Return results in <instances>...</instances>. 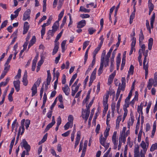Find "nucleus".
Returning a JSON list of instances; mask_svg holds the SVG:
<instances>
[{
    "label": "nucleus",
    "mask_w": 157,
    "mask_h": 157,
    "mask_svg": "<svg viewBox=\"0 0 157 157\" xmlns=\"http://www.w3.org/2000/svg\"><path fill=\"white\" fill-rule=\"evenodd\" d=\"M113 95V97L115 96V92L113 90H110L109 91H107L104 95L103 98V105L104 107L103 113H105L108 109V99L109 98V95Z\"/></svg>",
    "instance_id": "obj_1"
},
{
    "label": "nucleus",
    "mask_w": 157,
    "mask_h": 157,
    "mask_svg": "<svg viewBox=\"0 0 157 157\" xmlns=\"http://www.w3.org/2000/svg\"><path fill=\"white\" fill-rule=\"evenodd\" d=\"M156 87L157 85V73L155 72L154 74V79L152 78L150 79L147 85V87L149 90H150L152 86Z\"/></svg>",
    "instance_id": "obj_2"
},
{
    "label": "nucleus",
    "mask_w": 157,
    "mask_h": 157,
    "mask_svg": "<svg viewBox=\"0 0 157 157\" xmlns=\"http://www.w3.org/2000/svg\"><path fill=\"white\" fill-rule=\"evenodd\" d=\"M15 78L17 79V80L14 81L13 83L16 90L18 92L20 90V69L18 70L17 74L15 76Z\"/></svg>",
    "instance_id": "obj_3"
},
{
    "label": "nucleus",
    "mask_w": 157,
    "mask_h": 157,
    "mask_svg": "<svg viewBox=\"0 0 157 157\" xmlns=\"http://www.w3.org/2000/svg\"><path fill=\"white\" fill-rule=\"evenodd\" d=\"M130 104V101L125 100V103L123 106V108L124 112L123 114V117L122 118V122H123L125 120L127 115L128 110L127 109V108L129 107Z\"/></svg>",
    "instance_id": "obj_4"
},
{
    "label": "nucleus",
    "mask_w": 157,
    "mask_h": 157,
    "mask_svg": "<svg viewBox=\"0 0 157 157\" xmlns=\"http://www.w3.org/2000/svg\"><path fill=\"white\" fill-rule=\"evenodd\" d=\"M90 110L89 109L86 110H83L82 112V116L83 118L84 119L85 121H86L89 116Z\"/></svg>",
    "instance_id": "obj_5"
},
{
    "label": "nucleus",
    "mask_w": 157,
    "mask_h": 157,
    "mask_svg": "<svg viewBox=\"0 0 157 157\" xmlns=\"http://www.w3.org/2000/svg\"><path fill=\"white\" fill-rule=\"evenodd\" d=\"M130 134V131L129 129L126 132V135H120L119 137V142L124 144L126 140V137Z\"/></svg>",
    "instance_id": "obj_6"
},
{
    "label": "nucleus",
    "mask_w": 157,
    "mask_h": 157,
    "mask_svg": "<svg viewBox=\"0 0 157 157\" xmlns=\"http://www.w3.org/2000/svg\"><path fill=\"white\" fill-rule=\"evenodd\" d=\"M130 118L128 121V128L129 130L130 126L132 125L134 121L133 113L132 112L130 113Z\"/></svg>",
    "instance_id": "obj_7"
},
{
    "label": "nucleus",
    "mask_w": 157,
    "mask_h": 157,
    "mask_svg": "<svg viewBox=\"0 0 157 157\" xmlns=\"http://www.w3.org/2000/svg\"><path fill=\"white\" fill-rule=\"evenodd\" d=\"M81 133L80 132V131L77 132L74 146V147L75 148L77 147V146L79 143V141L81 138Z\"/></svg>",
    "instance_id": "obj_8"
},
{
    "label": "nucleus",
    "mask_w": 157,
    "mask_h": 157,
    "mask_svg": "<svg viewBox=\"0 0 157 157\" xmlns=\"http://www.w3.org/2000/svg\"><path fill=\"white\" fill-rule=\"evenodd\" d=\"M21 146L22 147H24L26 150H28L29 149L30 146L28 144V143L25 139L22 140L21 142L20 143Z\"/></svg>",
    "instance_id": "obj_9"
},
{
    "label": "nucleus",
    "mask_w": 157,
    "mask_h": 157,
    "mask_svg": "<svg viewBox=\"0 0 157 157\" xmlns=\"http://www.w3.org/2000/svg\"><path fill=\"white\" fill-rule=\"evenodd\" d=\"M30 12L31 10L29 9H27L25 12L23 18L24 21H25L27 19H29Z\"/></svg>",
    "instance_id": "obj_10"
},
{
    "label": "nucleus",
    "mask_w": 157,
    "mask_h": 157,
    "mask_svg": "<svg viewBox=\"0 0 157 157\" xmlns=\"http://www.w3.org/2000/svg\"><path fill=\"white\" fill-rule=\"evenodd\" d=\"M22 82L25 86H26L28 84L27 79V72L26 71L25 72L24 75L22 78Z\"/></svg>",
    "instance_id": "obj_11"
},
{
    "label": "nucleus",
    "mask_w": 157,
    "mask_h": 157,
    "mask_svg": "<svg viewBox=\"0 0 157 157\" xmlns=\"http://www.w3.org/2000/svg\"><path fill=\"white\" fill-rule=\"evenodd\" d=\"M149 144H147L143 140L142 141L141 144H140V146L143 149V151H147V148L148 147Z\"/></svg>",
    "instance_id": "obj_12"
},
{
    "label": "nucleus",
    "mask_w": 157,
    "mask_h": 157,
    "mask_svg": "<svg viewBox=\"0 0 157 157\" xmlns=\"http://www.w3.org/2000/svg\"><path fill=\"white\" fill-rule=\"evenodd\" d=\"M30 34H28L26 38V42L24 43V44L23 45V49L22 50H21V51L20 52V54L21 53H22L24 52V50H25L26 49L28 45V41L30 38Z\"/></svg>",
    "instance_id": "obj_13"
},
{
    "label": "nucleus",
    "mask_w": 157,
    "mask_h": 157,
    "mask_svg": "<svg viewBox=\"0 0 157 157\" xmlns=\"http://www.w3.org/2000/svg\"><path fill=\"white\" fill-rule=\"evenodd\" d=\"M62 90L66 95L68 96L69 95L70 89L67 85H65L62 88Z\"/></svg>",
    "instance_id": "obj_14"
},
{
    "label": "nucleus",
    "mask_w": 157,
    "mask_h": 157,
    "mask_svg": "<svg viewBox=\"0 0 157 157\" xmlns=\"http://www.w3.org/2000/svg\"><path fill=\"white\" fill-rule=\"evenodd\" d=\"M38 58V55H36L33 60L32 70L33 71H34L35 69L36 63L37 62Z\"/></svg>",
    "instance_id": "obj_15"
},
{
    "label": "nucleus",
    "mask_w": 157,
    "mask_h": 157,
    "mask_svg": "<svg viewBox=\"0 0 157 157\" xmlns=\"http://www.w3.org/2000/svg\"><path fill=\"white\" fill-rule=\"evenodd\" d=\"M86 21L84 20H82L79 21L77 25V28L81 29L83 27L86 25Z\"/></svg>",
    "instance_id": "obj_16"
},
{
    "label": "nucleus",
    "mask_w": 157,
    "mask_h": 157,
    "mask_svg": "<svg viewBox=\"0 0 157 157\" xmlns=\"http://www.w3.org/2000/svg\"><path fill=\"white\" fill-rule=\"evenodd\" d=\"M122 120V116L120 115L117 117L116 123V128L118 129L120 127V124Z\"/></svg>",
    "instance_id": "obj_17"
},
{
    "label": "nucleus",
    "mask_w": 157,
    "mask_h": 157,
    "mask_svg": "<svg viewBox=\"0 0 157 157\" xmlns=\"http://www.w3.org/2000/svg\"><path fill=\"white\" fill-rule=\"evenodd\" d=\"M29 27V23L27 22H25L24 24V30L23 31V34H26L28 32Z\"/></svg>",
    "instance_id": "obj_18"
},
{
    "label": "nucleus",
    "mask_w": 157,
    "mask_h": 157,
    "mask_svg": "<svg viewBox=\"0 0 157 157\" xmlns=\"http://www.w3.org/2000/svg\"><path fill=\"white\" fill-rule=\"evenodd\" d=\"M156 121H155L154 122L152 130L151 131V138H153L154 136L155 133L156 131Z\"/></svg>",
    "instance_id": "obj_19"
},
{
    "label": "nucleus",
    "mask_w": 157,
    "mask_h": 157,
    "mask_svg": "<svg viewBox=\"0 0 157 157\" xmlns=\"http://www.w3.org/2000/svg\"><path fill=\"white\" fill-rule=\"evenodd\" d=\"M140 150L139 147L138 146L136 147L134 149V157H140Z\"/></svg>",
    "instance_id": "obj_20"
},
{
    "label": "nucleus",
    "mask_w": 157,
    "mask_h": 157,
    "mask_svg": "<svg viewBox=\"0 0 157 157\" xmlns=\"http://www.w3.org/2000/svg\"><path fill=\"white\" fill-rule=\"evenodd\" d=\"M55 32L52 30H50L48 31L47 33L48 36L46 37V39L49 40L53 36Z\"/></svg>",
    "instance_id": "obj_21"
},
{
    "label": "nucleus",
    "mask_w": 157,
    "mask_h": 157,
    "mask_svg": "<svg viewBox=\"0 0 157 157\" xmlns=\"http://www.w3.org/2000/svg\"><path fill=\"white\" fill-rule=\"evenodd\" d=\"M155 13L154 12L153 13V14L150 18V25L152 28H153V24L155 21Z\"/></svg>",
    "instance_id": "obj_22"
},
{
    "label": "nucleus",
    "mask_w": 157,
    "mask_h": 157,
    "mask_svg": "<svg viewBox=\"0 0 157 157\" xmlns=\"http://www.w3.org/2000/svg\"><path fill=\"white\" fill-rule=\"evenodd\" d=\"M107 138L103 137V135L101 134L99 138V140L102 146H104L105 144V142Z\"/></svg>",
    "instance_id": "obj_23"
},
{
    "label": "nucleus",
    "mask_w": 157,
    "mask_h": 157,
    "mask_svg": "<svg viewBox=\"0 0 157 157\" xmlns=\"http://www.w3.org/2000/svg\"><path fill=\"white\" fill-rule=\"evenodd\" d=\"M59 26V23L58 21H56L53 24L52 26V30L56 32Z\"/></svg>",
    "instance_id": "obj_24"
},
{
    "label": "nucleus",
    "mask_w": 157,
    "mask_h": 157,
    "mask_svg": "<svg viewBox=\"0 0 157 157\" xmlns=\"http://www.w3.org/2000/svg\"><path fill=\"white\" fill-rule=\"evenodd\" d=\"M110 125H108V126H107L106 129L104 131V136L105 138H107L109 135V132L110 130Z\"/></svg>",
    "instance_id": "obj_25"
},
{
    "label": "nucleus",
    "mask_w": 157,
    "mask_h": 157,
    "mask_svg": "<svg viewBox=\"0 0 157 157\" xmlns=\"http://www.w3.org/2000/svg\"><path fill=\"white\" fill-rule=\"evenodd\" d=\"M36 41V38L35 36H33L31 40L30 41V43L28 45V48H29L31 46L35 43Z\"/></svg>",
    "instance_id": "obj_26"
},
{
    "label": "nucleus",
    "mask_w": 157,
    "mask_h": 157,
    "mask_svg": "<svg viewBox=\"0 0 157 157\" xmlns=\"http://www.w3.org/2000/svg\"><path fill=\"white\" fill-rule=\"evenodd\" d=\"M47 85H48L50 82V81L51 80V74L50 73V71L49 70H48L47 71Z\"/></svg>",
    "instance_id": "obj_27"
},
{
    "label": "nucleus",
    "mask_w": 157,
    "mask_h": 157,
    "mask_svg": "<svg viewBox=\"0 0 157 157\" xmlns=\"http://www.w3.org/2000/svg\"><path fill=\"white\" fill-rule=\"evenodd\" d=\"M31 90L32 91V96L33 97L37 93V87L35 86V85L33 86L31 89Z\"/></svg>",
    "instance_id": "obj_28"
},
{
    "label": "nucleus",
    "mask_w": 157,
    "mask_h": 157,
    "mask_svg": "<svg viewBox=\"0 0 157 157\" xmlns=\"http://www.w3.org/2000/svg\"><path fill=\"white\" fill-rule=\"evenodd\" d=\"M90 9L85 8L83 6H81L80 7L79 11L83 12L85 13H88L90 12Z\"/></svg>",
    "instance_id": "obj_29"
},
{
    "label": "nucleus",
    "mask_w": 157,
    "mask_h": 157,
    "mask_svg": "<svg viewBox=\"0 0 157 157\" xmlns=\"http://www.w3.org/2000/svg\"><path fill=\"white\" fill-rule=\"evenodd\" d=\"M153 39L151 38H150L148 40V49L149 50H151V49L153 44Z\"/></svg>",
    "instance_id": "obj_30"
},
{
    "label": "nucleus",
    "mask_w": 157,
    "mask_h": 157,
    "mask_svg": "<svg viewBox=\"0 0 157 157\" xmlns=\"http://www.w3.org/2000/svg\"><path fill=\"white\" fill-rule=\"evenodd\" d=\"M115 105L116 103L113 102L111 104V111H112V115L114 116V113L116 112L115 110Z\"/></svg>",
    "instance_id": "obj_31"
},
{
    "label": "nucleus",
    "mask_w": 157,
    "mask_h": 157,
    "mask_svg": "<svg viewBox=\"0 0 157 157\" xmlns=\"http://www.w3.org/2000/svg\"><path fill=\"white\" fill-rule=\"evenodd\" d=\"M112 142L113 144V149H116L117 147L118 144V139H112Z\"/></svg>",
    "instance_id": "obj_32"
},
{
    "label": "nucleus",
    "mask_w": 157,
    "mask_h": 157,
    "mask_svg": "<svg viewBox=\"0 0 157 157\" xmlns=\"http://www.w3.org/2000/svg\"><path fill=\"white\" fill-rule=\"evenodd\" d=\"M104 63L101 62L100 66L98 70V74L99 75H100L103 72Z\"/></svg>",
    "instance_id": "obj_33"
},
{
    "label": "nucleus",
    "mask_w": 157,
    "mask_h": 157,
    "mask_svg": "<svg viewBox=\"0 0 157 157\" xmlns=\"http://www.w3.org/2000/svg\"><path fill=\"white\" fill-rule=\"evenodd\" d=\"M74 120V117L72 115H70L68 117V121L69 123H71V127H72L73 125V121Z\"/></svg>",
    "instance_id": "obj_34"
},
{
    "label": "nucleus",
    "mask_w": 157,
    "mask_h": 157,
    "mask_svg": "<svg viewBox=\"0 0 157 157\" xmlns=\"http://www.w3.org/2000/svg\"><path fill=\"white\" fill-rule=\"evenodd\" d=\"M59 44L57 43H56L55 44V46L54 48L53 49V52H52V55H54L57 52L58 48H59Z\"/></svg>",
    "instance_id": "obj_35"
},
{
    "label": "nucleus",
    "mask_w": 157,
    "mask_h": 157,
    "mask_svg": "<svg viewBox=\"0 0 157 157\" xmlns=\"http://www.w3.org/2000/svg\"><path fill=\"white\" fill-rule=\"evenodd\" d=\"M96 68H95L92 72L90 76V79L94 80L96 78Z\"/></svg>",
    "instance_id": "obj_36"
},
{
    "label": "nucleus",
    "mask_w": 157,
    "mask_h": 157,
    "mask_svg": "<svg viewBox=\"0 0 157 157\" xmlns=\"http://www.w3.org/2000/svg\"><path fill=\"white\" fill-rule=\"evenodd\" d=\"M135 10L134 9V11L132 12L130 16L129 19V23L131 24L132 23L133 20L135 16Z\"/></svg>",
    "instance_id": "obj_37"
},
{
    "label": "nucleus",
    "mask_w": 157,
    "mask_h": 157,
    "mask_svg": "<svg viewBox=\"0 0 157 157\" xmlns=\"http://www.w3.org/2000/svg\"><path fill=\"white\" fill-rule=\"evenodd\" d=\"M66 43V40H64L61 43V46L62 48V52H64L66 49L65 47Z\"/></svg>",
    "instance_id": "obj_38"
},
{
    "label": "nucleus",
    "mask_w": 157,
    "mask_h": 157,
    "mask_svg": "<svg viewBox=\"0 0 157 157\" xmlns=\"http://www.w3.org/2000/svg\"><path fill=\"white\" fill-rule=\"evenodd\" d=\"M134 67L132 65H130L129 70L128 71V76H129L131 75H132L134 71Z\"/></svg>",
    "instance_id": "obj_39"
},
{
    "label": "nucleus",
    "mask_w": 157,
    "mask_h": 157,
    "mask_svg": "<svg viewBox=\"0 0 157 157\" xmlns=\"http://www.w3.org/2000/svg\"><path fill=\"white\" fill-rule=\"evenodd\" d=\"M30 123V121L27 119L26 120H25V121L24 122V126L25 125L26 127V129H28V128L29 127V125Z\"/></svg>",
    "instance_id": "obj_40"
},
{
    "label": "nucleus",
    "mask_w": 157,
    "mask_h": 157,
    "mask_svg": "<svg viewBox=\"0 0 157 157\" xmlns=\"http://www.w3.org/2000/svg\"><path fill=\"white\" fill-rule=\"evenodd\" d=\"M139 42L140 43V44L142 42L143 40L144 39V36L142 30H141L140 31V33L139 35Z\"/></svg>",
    "instance_id": "obj_41"
},
{
    "label": "nucleus",
    "mask_w": 157,
    "mask_h": 157,
    "mask_svg": "<svg viewBox=\"0 0 157 157\" xmlns=\"http://www.w3.org/2000/svg\"><path fill=\"white\" fill-rule=\"evenodd\" d=\"M143 105L142 103L140 104V105H139L137 108V112L141 114H143Z\"/></svg>",
    "instance_id": "obj_42"
},
{
    "label": "nucleus",
    "mask_w": 157,
    "mask_h": 157,
    "mask_svg": "<svg viewBox=\"0 0 157 157\" xmlns=\"http://www.w3.org/2000/svg\"><path fill=\"white\" fill-rule=\"evenodd\" d=\"M48 136V134L46 133L43 136L41 140L39 143V144H40L44 142L47 140Z\"/></svg>",
    "instance_id": "obj_43"
},
{
    "label": "nucleus",
    "mask_w": 157,
    "mask_h": 157,
    "mask_svg": "<svg viewBox=\"0 0 157 157\" xmlns=\"http://www.w3.org/2000/svg\"><path fill=\"white\" fill-rule=\"evenodd\" d=\"M125 85L124 84H122L121 85H119V86L117 90H119V91L120 92V93L121 92V90H122V91H124L125 89Z\"/></svg>",
    "instance_id": "obj_44"
},
{
    "label": "nucleus",
    "mask_w": 157,
    "mask_h": 157,
    "mask_svg": "<svg viewBox=\"0 0 157 157\" xmlns=\"http://www.w3.org/2000/svg\"><path fill=\"white\" fill-rule=\"evenodd\" d=\"M90 93H88L86 96V98L83 101V104L84 105L85 104L86 105L88 103V101L90 98Z\"/></svg>",
    "instance_id": "obj_45"
},
{
    "label": "nucleus",
    "mask_w": 157,
    "mask_h": 157,
    "mask_svg": "<svg viewBox=\"0 0 157 157\" xmlns=\"http://www.w3.org/2000/svg\"><path fill=\"white\" fill-rule=\"evenodd\" d=\"M25 121V119H23L21 121V128L22 129V131L21 132V134L22 135L25 132V128L24 127V122Z\"/></svg>",
    "instance_id": "obj_46"
},
{
    "label": "nucleus",
    "mask_w": 157,
    "mask_h": 157,
    "mask_svg": "<svg viewBox=\"0 0 157 157\" xmlns=\"http://www.w3.org/2000/svg\"><path fill=\"white\" fill-rule=\"evenodd\" d=\"M151 0H149L148 1V6L149 9L153 10L154 8V5L151 3Z\"/></svg>",
    "instance_id": "obj_47"
},
{
    "label": "nucleus",
    "mask_w": 157,
    "mask_h": 157,
    "mask_svg": "<svg viewBox=\"0 0 157 157\" xmlns=\"http://www.w3.org/2000/svg\"><path fill=\"white\" fill-rule=\"evenodd\" d=\"M136 38L135 37H133L132 40V42L131 44V48H135V46L136 44Z\"/></svg>",
    "instance_id": "obj_48"
},
{
    "label": "nucleus",
    "mask_w": 157,
    "mask_h": 157,
    "mask_svg": "<svg viewBox=\"0 0 157 157\" xmlns=\"http://www.w3.org/2000/svg\"><path fill=\"white\" fill-rule=\"evenodd\" d=\"M100 48L97 47L96 48L94 51L93 55V58H96V55L97 54L98 51L100 50Z\"/></svg>",
    "instance_id": "obj_49"
},
{
    "label": "nucleus",
    "mask_w": 157,
    "mask_h": 157,
    "mask_svg": "<svg viewBox=\"0 0 157 157\" xmlns=\"http://www.w3.org/2000/svg\"><path fill=\"white\" fill-rule=\"evenodd\" d=\"M146 46L144 44H142L141 46V49H140L139 50V53L141 52L144 53V52L145 51Z\"/></svg>",
    "instance_id": "obj_50"
},
{
    "label": "nucleus",
    "mask_w": 157,
    "mask_h": 157,
    "mask_svg": "<svg viewBox=\"0 0 157 157\" xmlns=\"http://www.w3.org/2000/svg\"><path fill=\"white\" fill-rule=\"evenodd\" d=\"M64 10H63L61 11L60 13L59 14V15H58V20L57 21H58L59 22L61 20V18L63 16V15H64Z\"/></svg>",
    "instance_id": "obj_51"
},
{
    "label": "nucleus",
    "mask_w": 157,
    "mask_h": 157,
    "mask_svg": "<svg viewBox=\"0 0 157 157\" xmlns=\"http://www.w3.org/2000/svg\"><path fill=\"white\" fill-rule=\"evenodd\" d=\"M70 127L71 128V123H69V122H67L66 124L64 125V129L65 130H67Z\"/></svg>",
    "instance_id": "obj_52"
},
{
    "label": "nucleus",
    "mask_w": 157,
    "mask_h": 157,
    "mask_svg": "<svg viewBox=\"0 0 157 157\" xmlns=\"http://www.w3.org/2000/svg\"><path fill=\"white\" fill-rule=\"evenodd\" d=\"M55 124L51 122L47 126V127L45 130V132H47L50 128L52 127L54 124Z\"/></svg>",
    "instance_id": "obj_53"
},
{
    "label": "nucleus",
    "mask_w": 157,
    "mask_h": 157,
    "mask_svg": "<svg viewBox=\"0 0 157 157\" xmlns=\"http://www.w3.org/2000/svg\"><path fill=\"white\" fill-rule=\"evenodd\" d=\"M157 149V143H155L154 144H153L151 146L150 148V151H153Z\"/></svg>",
    "instance_id": "obj_54"
},
{
    "label": "nucleus",
    "mask_w": 157,
    "mask_h": 157,
    "mask_svg": "<svg viewBox=\"0 0 157 157\" xmlns=\"http://www.w3.org/2000/svg\"><path fill=\"white\" fill-rule=\"evenodd\" d=\"M47 99V95L46 94V93L45 92L44 94V97L43 98V104L42 106V107H43V106H44L45 105Z\"/></svg>",
    "instance_id": "obj_55"
},
{
    "label": "nucleus",
    "mask_w": 157,
    "mask_h": 157,
    "mask_svg": "<svg viewBox=\"0 0 157 157\" xmlns=\"http://www.w3.org/2000/svg\"><path fill=\"white\" fill-rule=\"evenodd\" d=\"M106 54V51L105 50H104L102 53L101 59V62L104 63V60L105 59L104 56Z\"/></svg>",
    "instance_id": "obj_56"
},
{
    "label": "nucleus",
    "mask_w": 157,
    "mask_h": 157,
    "mask_svg": "<svg viewBox=\"0 0 157 157\" xmlns=\"http://www.w3.org/2000/svg\"><path fill=\"white\" fill-rule=\"evenodd\" d=\"M41 81V79L40 78H38L36 82L34 83L33 86H35L36 87H38L40 85Z\"/></svg>",
    "instance_id": "obj_57"
},
{
    "label": "nucleus",
    "mask_w": 157,
    "mask_h": 157,
    "mask_svg": "<svg viewBox=\"0 0 157 157\" xmlns=\"http://www.w3.org/2000/svg\"><path fill=\"white\" fill-rule=\"evenodd\" d=\"M80 16L82 18L84 19L89 18L90 16L88 14H80Z\"/></svg>",
    "instance_id": "obj_58"
},
{
    "label": "nucleus",
    "mask_w": 157,
    "mask_h": 157,
    "mask_svg": "<svg viewBox=\"0 0 157 157\" xmlns=\"http://www.w3.org/2000/svg\"><path fill=\"white\" fill-rule=\"evenodd\" d=\"M96 31V30L93 28H90L88 29L89 33L90 35L92 34Z\"/></svg>",
    "instance_id": "obj_59"
},
{
    "label": "nucleus",
    "mask_w": 157,
    "mask_h": 157,
    "mask_svg": "<svg viewBox=\"0 0 157 157\" xmlns=\"http://www.w3.org/2000/svg\"><path fill=\"white\" fill-rule=\"evenodd\" d=\"M87 144L88 141L87 140H85L83 148L82 150L83 153L84 151V153L85 152L86 149V147L87 146Z\"/></svg>",
    "instance_id": "obj_60"
},
{
    "label": "nucleus",
    "mask_w": 157,
    "mask_h": 157,
    "mask_svg": "<svg viewBox=\"0 0 157 157\" xmlns=\"http://www.w3.org/2000/svg\"><path fill=\"white\" fill-rule=\"evenodd\" d=\"M90 41H85L83 43V46L82 49L84 50L86 48V47L89 45Z\"/></svg>",
    "instance_id": "obj_61"
},
{
    "label": "nucleus",
    "mask_w": 157,
    "mask_h": 157,
    "mask_svg": "<svg viewBox=\"0 0 157 157\" xmlns=\"http://www.w3.org/2000/svg\"><path fill=\"white\" fill-rule=\"evenodd\" d=\"M151 101H149L147 105V107L146 109V112L147 113H149V110L151 107Z\"/></svg>",
    "instance_id": "obj_62"
},
{
    "label": "nucleus",
    "mask_w": 157,
    "mask_h": 157,
    "mask_svg": "<svg viewBox=\"0 0 157 157\" xmlns=\"http://www.w3.org/2000/svg\"><path fill=\"white\" fill-rule=\"evenodd\" d=\"M146 25L147 29L149 30V32L151 33V29L149 25V22L147 20H146Z\"/></svg>",
    "instance_id": "obj_63"
},
{
    "label": "nucleus",
    "mask_w": 157,
    "mask_h": 157,
    "mask_svg": "<svg viewBox=\"0 0 157 157\" xmlns=\"http://www.w3.org/2000/svg\"><path fill=\"white\" fill-rule=\"evenodd\" d=\"M7 73V71H3L1 74V75L0 76V80L2 79L5 75H6V73Z\"/></svg>",
    "instance_id": "obj_64"
}]
</instances>
